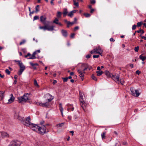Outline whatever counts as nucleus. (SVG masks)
Here are the masks:
<instances>
[{
  "label": "nucleus",
  "instance_id": "9",
  "mask_svg": "<svg viewBox=\"0 0 146 146\" xmlns=\"http://www.w3.org/2000/svg\"><path fill=\"white\" fill-rule=\"evenodd\" d=\"M21 144L20 142L18 141H12L11 142L9 146H20Z\"/></svg>",
  "mask_w": 146,
  "mask_h": 146
},
{
  "label": "nucleus",
  "instance_id": "19",
  "mask_svg": "<svg viewBox=\"0 0 146 146\" xmlns=\"http://www.w3.org/2000/svg\"><path fill=\"white\" fill-rule=\"evenodd\" d=\"M11 97L8 100V102L10 104L13 102L15 98L13 96V94H11Z\"/></svg>",
  "mask_w": 146,
  "mask_h": 146
},
{
  "label": "nucleus",
  "instance_id": "49",
  "mask_svg": "<svg viewBox=\"0 0 146 146\" xmlns=\"http://www.w3.org/2000/svg\"><path fill=\"white\" fill-rule=\"evenodd\" d=\"M68 23H69V24H70V25L72 26L75 23V22H70L69 21L68 22Z\"/></svg>",
  "mask_w": 146,
  "mask_h": 146
},
{
  "label": "nucleus",
  "instance_id": "15",
  "mask_svg": "<svg viewBox=\"0 0 146 146\" xmlns=\"http://www.w3.org/2000/svg\"><path fill=\"white\" fill-rule=\"evenodd\" d=\"M14 116L16 119H17L18 120H23V117L19 116V113H15L14 114Z\"/></svg>",
  "mask_w": 146,
  "mask_h": 146
},
{
  "label": "nucleus",
  "instance_id": "37",
  "mask_svg": "<svg viewBox=\"0 0 146 146\" xmlns=\"http://www.w3.org/2000/svg\"><path fill=\"white\" fill-rule=\"evenodd\" d=\"M34 84L35 86L39 88V86L36 80H35L34 81Z\"/></svg>",
  "mask_w": 146,
  "mask_h": 146
},
{
  "label": "nucleus",
  "instance_id": "8",
  "mask_svg": "<svg viewBox=\"0 0 146 146\" xmlns=\"http://www.w3.org/2000/svg\"><path fill=\"white\" fill-rule=\"evenodd\" d=\"M29 125V127L31 129L33 130L36 131L38 133L39 127L37 125L32 123L31 124Z\"/></svg>",
  "mask_w": 146,
  "mask_h": 146
},
{
  "label": "nucleus",
  "instance_id": "22",
  "mask_svg": "<svg viewBox=\"0 0 146 146\" xmlns=\"http://www.w3.org/2000/svg\"><path fill=\"white\" fill-rule=\"evenodd\" d=\"M25 66H23V67H21V68H20V70L18 73L19 74V75H21L22 73L25 70Z\"/></svg>",
  "mask_w": 146,
  "mask_h": 146
},
{
  "label": "nucleus",
  "instance_id": "59",
  "mask_svg": "<svg viewBox=\"0 0 146 146\" xmlns=\"http://www.w3.org/2000/svg\"><path fill=\"white\" fill-rule=\"evenodd\" d=\"M114 135L115 136H117L118 135V134L117 133L116 131H114Z\"/></svg>",
  "mask_w": 146,
  "mask_h": 146
},
{
  "label": "nucleus",
  "instance_id": "26",
  "mask_svg": "<svg viewBox=\"0 0 146 146\" xmlns=\"http://www.w3.org/2000/svg\"><path fill=\"white\" fill-rule=\"evenodd\" d=\"M141 31V35H142L144 33V31L142 29H140L139 30H138L137 31H135V32L133 34V36H135V33L136 32H137L138 33H140V32Z\"/></svg>",
  "mask_w": 146,
  "mask_h": 146
},
{
  "label": "nucleus",
  "instance_id": "24",
  "mask_svg": "<svg viewBox=\"0 0 146 146\" xmlns=\"http://www.w3.org/2000/svg\"><path fill=\"white\" fill-rule=\"evenodd\" d=\"M14 61L16 62H18V64L20 67V68L25 66L21 61L15 60Z\"/></svg>",
  "mask_w": 146,
  "mask_h": 146
},
{
  "label": "nucleus",
  "instance_id": "14",
  "mask_svg": "<svg viewBox=\"0 0 146 146\" xmlns=\"http://www.w3.org/2000/svg\"><path fill=\"white\" fill-rule=\"evenodd\" d=\"M111 77L112 79L117 83L119 81V76L118 75H112Z\"/></svg>",
  "mask_w": 146,
  "mask_h": 146
},
{
  "label": "nucleus",
  "instance_id": "7",
  "mask_svg": "<svg viewBox=\"0 0 146 146\" xmlns=\"http://www.w3.org/2000/svg\"><path fill=\"white\" fill-rule=\"evenodd\" d=\"M130 90L131 94L135 97H137L140 95L139 91L137 90H135L133 88H130Z\"/></svg>",
  "mask_w": 146,
  "mask_h": 146
},
{
  "label": "nucleus",
  "instance_id": "11",
  "mask_svg": "<svg viewBox=\"0 0 146 146\" xmlns=\"http://www.w3.org/2000/svg\"><path fill=\"white\" fill-rule=\"evenodd\" d=\"M45 97L48 100V102H50L54 98V96H52L49 93H48L46 94Z\"/></svg>",
  "mask_w": 146,
  "mask_h": 146
},
{
  "label": "nucleus",
  "instance_id": "39",
  "mask_svg": "<svg viewBox=\"0 0 146 146\" xmlns=\"http://www.w3.org/2000/svg\"><path fill=\"white\" fill-rule=\"evenodd\" d=\"M92 78L93 80L95 81H97V78L95 76L94 74H92Z\"/></svg>",
  "mask_w": 146,
  "mask_h": 146
},
{
  "label": "nucleus",
  "instance_id": "18",
  "mask_svg": "<svg viewBox=\"0 0 146 146\" xmlns=\"http://www.w3.org/2000/svg\"><path fill=\"white\" fill-rule=\"evenodd\" d=\"M39 105L45 107H48L49 106V104L48 102H47L44 103H40V104H39Z\"/></svg>",
  "mask_w": 146,
  "mask_h": 146
},
{
  "label": "nucleus",
  "instance_id": "40",
  "mask_svg": "<svg viewBox=\"0 0 146 146\" xmlns=\"http://www.w3.org/2000/svg\"><path fill=\"white\" fill-rule=\"evenodd\" d=\"M84 15L86 17H89L91 16V15L90 14L88 13H84Z\"/></svg>",
  "mask_w": 146,
  "mask_h": 146
},
{
  "label": "nucleus",
  "instance_id": "45",
  "mask_svg": "<svg viewBox=\"0 0 146 146\" xmlns=\"http://www.w3.org/2000/svg\"><path fill=\"white\" fill-rule=\"evenodd\" d=\"M139 47L138 46H137L136 47H135L134 49V50L135 52H137L139 50Z\"/></svg>",
  "mask_w": 146,
  "mask_h": 146
},
{
  "label": "nucleus",
  "instance_id": "55",
  "mask_svg": "<svg viewBox=\"0 0 146 146\" xmlns=\"http://www.w3.org/2000/svg\"><path fill=\"white\" fill-rule=\"evenodd\" d=\"M91 56L90 54H88L86 56V57L87 58H90Z\"/></svg>",
  "mask_w": 146,
  "mask_h": 146
},
{
  "label": "nucleus",
  "instance_id": "30",
  "mask_svg": "<svg viewBox=\"0 0 146 146\" xmlns=\"http://www.w3.org/2000/svg\"><path fill=\"white\" fill-rule=\"evenodd\" d=\"M124 82V80L123 79H119V81L117 82V83L119 84L120 83L122 85H123Z\"/></svg>",
  "mask_w": 146,
  "mask_h": 146
},
{
  "label": "nucleus",
  "instance_id": "34",
  "mask_svg": "<svg viewBox=\"0 0 146 146\" xmlns=\"http://www.w3.org/2000/svg\"><path fill=\"white\" fill-rule=\"evenodd\" d=\"M39 5H37L35 7V12L37 13L39 11Z\"/></svg>",
  "mask_w": 146,
  "mask_h": 146
},
{
  "label": "nucleus",
  "instance_id": "54",
  "mask_svg": "<svg viewBox=\"0 0 146 146\" xmlns=\"http://www.w3.org/2000/svg\"><path fill=\"white\" fill-rule=\"evenodd\" d=\"M75 35V34L74 33H72L70 35V37L72 38H74Z\"/></svg>",
  "mask_w": 146,
  "mask_h": 146
},
{
  "label": "nucleus",
  "instance_id": "16",
  "mask_svg": "<svg viewBox=\"0 0 146 146\" xmlns=\"http://www.w3.org/2000/svg\"><path fill=\"white\" fill-rule=\"evenodd\" d=\"M2 137L3 138L8 137H9V134L5 132H0Z\"/></svg>",
  "mask_w": 146,
  "mask_h": 146
},
{
  "label": "nucleus",
  "instance_id": "12",
  "mask_svg": "<svg viewBox=\"0 0 146 146\" xmlns=\"http://www.w3.org/2000/svg\"><path fill=\"white\" fill-rule=\"evenodd\" d=\"M80 102V106H81L82 108L84 111H85L86 109V106L87 105L85 103L84 101H82V102Z\"/></svg>",
  "mask_w": 146,
  "mask_h": 146
},
{
  "label": "nucleus",
  "instance_id": "33",
  "mask_svg": "<svg viewBox=\"0 0 146 146\" xmlns=\"http://www.w3.org/2000/svg\"><path fill=\"white\" fill-rule=\"evenodd\" d=\"M62 15V13L59 11H58L57 13L56 16L58 18H60L61 17Z\"/></svg>",
  "mask_w": 146,
  "mask_h": 146
},
{
  "label": "nucleus",
  "instance_id": "61",
  "mask_svg": "<svg viewBox=\"0 0 146 146\" xmlns=\"http://www.w3.org/2000/svg\"><path fill=\"white\" fill-rule=\"evenodd\" d=\"M94 11V9H91V10H90V12L91 13H92Z\"/></svg>",
  "mask_w": 146,
  "mask_h": 146
},
{
  "label": "nucleus",
  "instance_id": "10",
  "mask_svg": "<svg viewBox=\"0 0 146 146\" xmlns=\"http://www.w3.org/2000/svg\"><path fill=\"white\" fill-rule=\"evenodd\" d=\"M77 72L78 73L80 74L79 76L83 80L84 75L85 73V72L83 70H81L80 69L78 70Z\"/></svg>",
  "mask_w": 146,
  "mask_h": 146
},
{
  "label": "nucleus",
  "instance_id": "60",
  "mask_svg": "<svg viewBox=\"0 0 146 146\" xmlns=\"http://www.w3.org/2000/svg\"><path fill=\"white\" fill-rule=\"evenodd\" d=\"M54 0H51L50 1V3L52 5H54V3H53V1Z\"/></svg>",
  "mask_w": 146,
  "mask_h": 146
},
{
  "label": "nucleus",
  "instance_id": "53",
  "mask_svg": "<svg viewBox=\"0 0 146 146\" xmlns=\"http://www.w3.org/2000/svg\"><path fill=\"white\" fill-rule=\"evenodd\" d=\"M44 123V121H42L40 122V124L42 126H43V124Z\"/></svg>",
  "mask_w": 146,
  "mask_h": 146
},
{
  "label": "nucleus",
  "instance_id": "42",
  "mask_svg": "<svg viewBox=\"0 0 146 146\" xmlns=\"http://www.w3.org/2000/svg\"><path fill=\"white\" fill-rule=\"evenodd\" d=\"M5 72L8 75H9L10 74V72L9 71V70L7 69H6L5 70Z\"/></svg>",
  "mask_w": 146,
  "mask_h": 146
},
{
  "label": "nucleus",
  "instance_id": "32",
  "mask_svg": "<svg viewBox=\"0 0 146 146\" xmlns=\"http://www.w3.org/2000/svg\"><path fill=\"white\" fill-rule=\"evenodd\" d=\"M96 73H97V76H99L102 75L103 72L102 71H96Z\"/></svg>",
  "mask_w": 146,
  "mask_h": 146
},
{
  "label": "nucleus",
  "instance_id": "63",
  "mask_svg": "<svg viewBox=\"0 0 146 146\" xmlns=\"http://www.w3.org/2000/svg\"><path fill=\"white\" fill-rule=\"evenodd\" d=\"M57 82V81L56 80H54L52 83L53 84H54Z\"/></svg>",
  "mask_w": 146,
  "mask_h": 146
},
{
  "label": "nucleus",
  "instance_id": "52",
  "mask_svg": "<svg viewBox=\"0 0 146 146\" xmlns=\"http://www.w3.org/2000/svg\"><path fill=\"white\" fill-rule=\"evenodd\" d=\"M40 104V103H39L37 102H34V104H36L37 105H39V104Z\"/></svg>",
  "mask_w": 146,
  "mask_h": 146
},
{
  "label": "nucleus",
  "instance_id": "47",
  "mask_svg": "<svg viewBox=\"0 0 146 146\" xmlns=\"http://www.w3.org/2000/svg\"><path fill=\"white\" fill-rule=\"evenodd\" d=\"M67 106L68 107H69V108L70 107H72V111H73L74 110V108H73V107H72V105H70L69 104H68L67 105Z\"/></svg>",
  "mask_w": 146,
  "mask_h": 146
},
{
  "label": "nucleus",
  "instance_id": "50",
  "mask_svg": "<svg viewBox=\"0 0 146 146\" xmlns=\"http://www.w3.org/2000/svg\"><path fill=\"white\" fill-rule=\"evenodd\" d=\"M136 27H137V26L135 25H133L132 26V30H135L136 29Z\"/></svg>",
  "mask_w": 146,
  "mask_h": 146
},
{
  "label": "nucleus",
  "instance_id": "3",
  "mask_svg": "<svg viewBox=\"0 0 146 146\" xmlns=\"http://www.w3.org/2000/svg\"><path fill=\"white\" fill-rule=\"evenodd\" d=\"M40 52V50H38L34 52L32 55H31L30 53H28L27 55L25 56V58H27L29 57V58H28V59H34L36 58L35 55H36L38 53H39Z\"/></svg>",
  "mask_w": 146,
  "mask_h": 146
},
{
  "label": "nucleus",
  "instance_id": "58",
  "mask_svg": "<svg viewBox=\"0 0 146 146\" xmlns=\"http://www.w3.org/2000/svg\"><path fill=\"white\" fill-rule=\"evenodd\" d=\"M140 36L142 38L144 39L145 40H146V36H142L141 35Z\"/></svg>",
  "mask_w": 146,
  "mask_h": 146
},
{
  "label": "nucleus",
  "instance_id": "57",
  "mask_svg": "<svg viewBox=\"0 0 146 146\" xmlns=\"http://www.w3.org/2000/svg\"><path fill=\"white\" fill-rule=\"evenodd\" d=\"M140 72L139 71V70H137L136 71V74L138 75H139L140 74Z\"/></svg>",
  "mask_w": 146,
  "mask_h": 146
},
{
  "label": "nucleus",
  "instance_id": "46",
  "mask_svg": "<svg viewBox=\"0 0 146 146\" xmlns=\"http://www.w3.org/2000/svg\"><path fill=\"white\" fill-rule=\"evenodd\" d=\"M39 19V17L38 16H35L33 18V20H36Z\"/></svg>",
  "mask_w": 146,
  "mask_h": 146
},
{
  "label": "nucleus",
  "instance_id": "64",
  "mask_svg": "<svg viewBox=\"0 0 146 146\" xmlns=\"http://www.w3.org/2000/svg\"><path fill=\"white\" fill-rule=\"evenodd\" d=\"M110 40L111 41H113V42H114L115 41V40L114 39H113V38H111L110 39Z\"/></svg>",
  "mask_w": 146,
  "mask_h": 146
},
{
  "label": "nucleus",
  "instance_id": "36",
  "mask_svg": "<svg viewBox=\"0 0 146 146\" xmlns=\"http://www.w3.org/2000/svg\"><path fill=\"white\" fill-rule=\"evenodd\" d=\"M64 123H62L58 124H57L56 126L57 127H60L62 126L64 124Z\"/></svg>",
  "mask_w": 146,
  "mask_h": 146
},
{
  "label": "nucleus",
  "instance_id": "21",
  "mask_svg": "<svg viewBox=\"0 0 146 146\" xmlns=\"http://www.w3.org/2000/svg\"><path fill=\"white\" fill-rule=\"evenodd\" d=\"M79 95L80 96V102H82V101H84V99L83 98L84 94L83 93L81 92H79Z\"/></svg>",
  "mask_w": 146,
  "mask_h": 146
},
{
  "label": "nucleus",
  "instance_id": "13",
  "mask_svg": "<svg viewBox=\"0 0 146 146\" xmlns=\"http://www.w3.org/2000/svg\"><path fill=\"white\" fill-rule=\"evenodd\" d=\"M82 67H85V68L83 70L84 71L85 70H87V69H88L89 70H90L92 68V67L91 66L88 65L87 64H83L82 65Z\"/></svg>",
  "mask_w": 146,
  "mask_h": 146
},
{
  "label": "nucleus",
  "instance_id": "4",
  "mask_svg": "<svg viewBox=\"0 0 146 146\" xmlns=\"http://www.w3.org/2000/svg\"><path fill=\"white\" fill-rule=\"evenodd\" d=\"M48 132V131L47 127H46L45 126H41L39 127L38 133L41 135H43Z\"/></svg>",
  "mask_w": 146,
  "mask_h": 146
},
{
  "label": "nucleus",
  "instance_id": "31",
  "mask_svg": "<svg viewBox=\"0 0 146 146\" xmlns=\"http://www.w3.org/2000/svg\"><path fill=\"white\" fill-rule=\"evenodd\" d=\"M106 132H104L102 133L101 137L102 139H105V135L106 134Z\"/></svg>",
  "mask_w": 146,
  "mask_h": 146
},
{
  "label": "nucleus",
  "instance_id": "17",
  "mask_svg": "<svg viewBox=\"0 0 146 146\" xmlns=\"http://www.w3.org/2000/svg\"><path fill=\"white\" fill-rule=\"evenodd\" d=\"M61 33L62 35L65 37H66L68 36L67 31L64 29H62L61 31Z\"/></svg>",
  "mask_w": 146,
  "mask_h": 146
},
{
  "label": "nucleus",
  "instance_id": "29",
  "mask_svg": "<svg viewBox=\"0 0 146 146\" xmlns=\"http://www.w3.org/2000/svg\"><path fill=\"white\" fill-rule=\"evenodd\" d=\"M139 58L143 61L145 60L146 58L145 56H143L141 55L139 56Z\"/></svg>",
  "mask_w": 146,
  "mask_h": 146
},
{
  "label": "nucleus",
  "instance_id": "51",
  "mask_svg": "<svg viewBox=\"0 0 146 146\" xmlns=\"http://www.w3.org/2000/svg\"><path fill=\"white\" fill-rule=\"evenodd\" d=\"M90 2L92 4H94L95 3L96 1L95 0H91Z\"/></svg>",
  "mask_w": 146,
  "mask_h": 146
},
{
  "label": "nucleus",
  "instance_id": "62",
  "mask_svg": "<svg viewBox=\"0 0 146 146\" xmlns=\"http://www.w3.org/2000/svg\"><path fill=\"white\" fill-rule=\"evenodd\" d=\"M50 125V124H49L47 123L45 124L44 125H43V126H45L46 127Z\"/></svg>",
  "mask_w": 146,
  "mask_h": 146
},
{
  "label": "nucleus",
  "instance_id": "48",
  "mask_svg": "<svg viewBox=\"0 0 146 146\" xmlns=\"http://www.w3.org/2000/svg\"><path fill=\"white\" fill-rule=\"evenodd\" d=\"M99 57V55H95L93 56V58H98Z\"/></svg>",
  "mask_w": 146,
  "mask_h": 146
},
{
  "label": "nucleus",
  "instance_id": "44",
  "mask_svg": "<svg viewBox=\"0 0 146 146\" xmlns=\"http://www.w3.org/2000/svg\"><path fill=\"white\" fill-rule=\"evenodd\" d=\"M142 24V22H138L137 23V26L138 27H140Z\"/></svg>",
  "mask_w": 146,
  "mask_h": 146
},
{
  "label": "nucleus",
  "instance_id": "28",
  "mask_svg": "<svg viewBox=\"0 0 146 146\" xmlns=\"http://www.w3.org/2000/svg\"><path fill=\"white\" fill-rule=\"evenodd\" d=\"M59 109L60 111L61 112L62 114V115L63 109L62 107V104L61 103L59 104Z\"/></svg>",
  "mask_w": 146,
  "mask_h": 146
},
{
  "label": "nucleus",
  "instance_id": "25",
  "mask_svg": "<svg viewBox=\"0 0 146 146\" xmlns=\"http://www.w3.org/2000/svg\"><path fill=\"white\" fill-rule=\"evenodd\" d=\"M30 64L33 67V69L35 70L36 69V66H38V64L37 63L34 64L32 62H30Z\"/></svg>",
  "mask_w": 146,
  "mask_h": 146
},
{
  "label": "nucleus",
  "instance_id": "23",
  "mask_svg": "<svg viewBox=\"0 0 146 146\" xmlns=\"http://www.w3.org/2000/svg\"><path fill=\"white\" fill-rule=\"evenodd\" d=\"M76 12V10H74L71 11L68 14V16L72 17L73 16V14L75 13Z\"/></svg>",
  "mask_w": 146,
  "mask_h": 146
},
{
  "label": "nucleus",
  "instance_id": "5",
  "mask_svg": "<svg viewBox=\"0 0 146 146\" xmlns=\"http://www.w3.org/2000/svg\"><path fill=\"white\" fill-rule=\"evenodd\" d=\"M103 51L100 46L95 48L93 50L90 51V52L92 54L94 53H98L102 56V53Z\"/></svg>",
  "mask_w": 146,
  "mask_h": 146
},
{
  "label": "nucleus",
  "instance_id": "1",
  "mask_svg": "<svg viewBox=\"0 0 146 146\" xmlns=\"http://www.w3.org/2000/svg\"><path fill=\"white\" fill-rule=\"evenodd\" d=\"M40 21L43 23L44 25L43 26H39V28L40 29H43L45 31L47 30L48 31H52L54 30V27L53 26H50L47 25H45V21L46 17L45 16H41L40 17Z\"/></svg>",
  "mask_w": 146,
  "mask_h": 146
},
{
  "label": "nucleus",
  "instance_id": "56",
  "mask_svg": "<svg viewBox=\"0 0 146 146\" xmlns=\"http://www.w3.org/2000/svg\"><path fill=\"white\" fill-rule=\"evenodd\" d=\"M79 27L78 26H76L74 28V30L76 31V30L79 29Z\"/></svg>",
  "mask_w": 146,
  "mask_h": 146
},
{
  "label": "nucleus",
  "instance_id": "2",
  "mask_svg": "<svg viewBox=\"0 0 146 146\" xmlns=\"http://www.w3.org/2000/svg\"><path fill=\"white\" fill-rule=\"evenodd\" d=\"M29 95L28 94H25L22 96L18 98L19 102L21 103L27 102L29 100Z\"/></svg>",
  "mask_w": 146,
  "mask_h": 146
},
{
  "label": "nucleus",
  "instance_id": "35",
  "mask_svg": "<svg viewBox=\"0 0 146 146\" xmlns=\"http://www.w3.org/2000/svg\"><path fill=\"white\" fill-rule=\"evenodd\" d=\"M74 2V5L76 6L77 7H78L79 6L78 3V2H76V0H73Z\"/></svg>",
  "mask_w": 146,
  "mask_h": 146
},
{
  "label": "nucleus",
  "instance_id": "27",
  "mask_svg": "<svg viewBox=\"0 0 146 146\" xmlns=\"http://www.w3.org/2000/svg\"><path fill=\"white\" fill-rule=\"evenodd\" d=\"M67 9L66 8H64V9L63 11V16L64 17H65L67 14Z\"/></svg>",
  "mask_w": 146,
  "mask_h": 146
},
{
  "label": "nucleus",
  "instance_id": "41",
  "mask_svg": "<svg viewBox=\"0 0 146 146\" xmlns=\"http://www.w3.org/2000/svg\"><path fill=\"white\" fill-rule=\"evenodd\" d=\"M26 42V40H23L21 42L19 43V44L20 45H21L23 44H24Z\"/></svg>",
  "mask_w": 146,
  "mask_h": 146
},
{
  "label": "nucleus",
  "instance_id": "38",
  "mask_svg": "<svg viewBox=\"0 0 146 146\" xmlns=\"http://www.w3.org/2000/svg\"><path fill=\"white\" fill-rule=\"evenodd\" d=\"M58 19L57 18H56L53 21V23L56 24L58 22Z\"/></svg>",
  "mask_w": 146,
  "mask_h": 146
},
{
  "label": "nucleus",
  "instance_id": "20",
  "mask_svg": "<svg viewBox=\"0 0 146 146\" xmlns=\"http://www.w3.org/2000/svg\"><path fill=\"white\" fill-rule=\"evenodd\" d=\"M5 92V91H0V99L1 100H2L3 99Z\"/></svg>",
  "mask_w": 146,
  "mask_h": 146
},
{
  "label": "nucleus",
  "instance_id": "6",
  "mask_svg": "<svg viewBox=\"0 0 146 146\" xmlns=\"http://www.w3.org/2000/svg\"><path fill=\"white\" fill-rule=\"evenodd\" d=\"M23 120H20V121H21V122L24 125L29 127V125H30L32 123L31 122V119L30 117L29 116L27 117L25 119H24L23 117Z\"/></svg>",
  "mask_w": 146,
  "mask_h": 146
},
{
  "label": "nucleus",
  "instance_id": "43",
  "mask_svg": "<svg viewBox=\"0 0 146 146\" xmlns=\"http://www.w3.org/2000/svg\"><path fill=\"white\" fill-rule=\"evenodd\" d=\"M62 79L63 80V81L64 82H66L68 80V77L66 78H62Z\"/></svg>",
  "mask_w": 146,
  "mask_h": 146
}]
</instances>
